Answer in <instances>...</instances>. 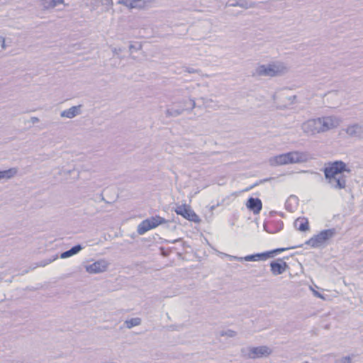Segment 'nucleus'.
<instances>
[{"mask_svg": "<svg viewBox=\"0 0 363 363\" xmlns=\"http://www.w3.org/2000/svg\"><path fill=\"white\" fill-rule=\"evenodd\" d=\"M64 0H41V5L45 9L55 8L60 4H63Z\"/></svg>", "mask_w": 363, "mask_h": 363, "instance_id": "4be33fe9", "label": "nucleus"}, {"mask_svg": "<svg viewBox=\"0 0 363 363\" xmlns=\"http://www.w3.org/2000/svg\"><path fill=\"white\" fill-rule=\"evenodd\" d=\"M298 199L295 195H291L285 202V208L289 212H294L298 207Z\"/></svg>", "mask_w": 363, "mask_h": 363, "instance_id": "f3484780", "label": "nucleus"}, {"mask_svg": "<svg viewBox=\"0 0 363 363\" xmlns=\"http://www.w3.org/2000/svg\"><path fill=\"white\" fill-rule=\"evenodd\" d=\"M335 363H351V358L350 356L343 357L340 359H337Z\"/></svg>", "mask_w": 363, "mask_h": 363, "instance_id": "393cba45", "label": "nucleus"}, {"mask_svg": "<svg viewBox=\"0 0 363 363\" xmlns=\"http://www.w3.org/2000/svg\"><path fill=\"white\" fill-rule=\"evenodd\" d=\"M247 353L245 354L249 358L257 359L264 357H267L272 353V350L267 346H259L254 347H249L246 349ZM245 353V349L242 350Z\"/></svg>", "mask_w": 363, "mask_h": 363, "instance_id": "0eeeda50", "label": "nucleus"}, {"mask_svg": "<svg viewBox=\"0 0 363 363\" xmlns=\"http://www.w3.org/2000/svg\"><path fill=\"white\" fill-rule=\"evenodd\" d=\"M152 0H120L118 4H122L130 9H143L147 4H150Z\"/></svg>", "mask_w": 363, "mask_h": 363, "instance_id": "9b49d317", "label": "nucleus"}, {"mask_svg": "<svg viewBox=\"0 0 363 363\" xmlns=\"http://www.w3.org/2000/svg\"><path fill=\"white\" fill-rule=\"evenodd\" d=\"M284 227V223L281 220L273 219L264 224V229L269 233H276Z\"/></svg>", "mask_w": 363, "mask_h": 363, "instance_id": "ddd939ff", "label": "nucleus"}, {"mask_svg": "<svg viewBox=\"0 0 363 363\" xmlns=\"http://www.w3.org/2000/svg\"><path fill=\"white\" fill-rule=\"evenodd\" d=\"M17 169L15 167L6 170L0 171V181L1 179H9L13 177L17 174Z\"/></svg>", "mask_w": 363, "mask_h": 363, "instance_id": "412c9836", "label": "nucleus"}, {"mask_svg": "<svg viewBox=\"0 0 363 363\" xmlns=\"http://www.w3.org/2000/svg\"><path fill=\"white\" fill-rule=\"evenodd\" d=\"M270 267L272 273L277 276L283 274L289 267L286 262L278 259L270 262Z\"/></svg>", "mask_w": 363, "mask_h": 363, "instance_id": "f8f14e48", "label": "nucleus"}, {"mask_svg": "<svg viewBox=\"0 0 363 363\" xmlns=\"http://www.w3.org/2000/svg\"><path fill=\"white\" fill-rule=\"evenodd\" d=\"M295 227L301 232H305L309 228L308 220L306 218H298L294 222Z\"/></svg>", "mask_w": 363, "mask_h": 363, "instance_id": "6ab92c4d", "label": "nucleus"}, {"mask_svg": "<svg viewBox=\"0 0 363 363\" xmlns=\"http://www.w3.org/2000/svg\"><path fill=\"white\" fill-rule=\"evenodd\" d=\"M194 72V69H189V72H190V73H192Z\"/></svg>", "mask_w": 363, "mask_h": 363, "instance_id": "72a5a7b5", "label": "nucleus"}, {"mask_svg": "<svg viewBox=\"0 0 363 363\" xmlns=\"http://www.w3.org/2000/svg\"><path fill=\"white\" fill-rule=\"evenodd\" d=\"M82 246L81 245H76L74 246H73L72 247H71L69 250L62 252L61 255H60V257L62 259H66V258H68L69 257H72L76 254H77L79 252H80L82 250Z\"/></svg>", "mask_w": 363, "mask_h": 363, "instance_id": "aec40b11", "label": "nucleus"}, {"mask_svg": "<svg viewBox=\"0 0 363 363\" xmlns=\"http://www.w3.org/2000/svg\"><path fill=\"white\" fill-rule=\"evenodd\" d=\"M167 223V220L159 216H152L143 220L138 226L137 232L143 235L147 231L157 227L159 225Z\"/></svg>", "mask_w": 363, "mask_h": 363, "instance_id": "423d86ee", "label": "nucleus"}, {"mask_svg": "<svg viewBox=\"0 0 363 363\" xmlns=\"http://www.w3.org/2000/svg\"><path fill=\"white\" fill-rule=\"evenodd\" d=\"M108 263L105 259H100L86 266V271L90 274H98L106 271Z\"/></svg>", "mask_w": 363, "mask_h": 363, "instance_id": "1a4fd4ad", "label": "nucleus"}, {"mask_svg": "<svg viewBox=\"0 0 363 363\" xmlns=\"http://www.w3.org/2000/svg\"><path fill=\"white\" fill-rule=\"evenodd\" d=\"M30 121L34 124V123H36L39 122V118H37V117H32L30 118Z\"/></svg>", "mask_w": 363, "mask_h": 363, "instance_id": "c756f323", "label": "nucleus"}, {"mask_svg": "<svg viewBox=\"0 0 363 363\" xmlns=\"http://www.w3.org/2000/svg\"><path fill=\"white\" fill-rule=\"evenodd\" d=\"M141 319L140 318H133L125 321V324L127 328H132L135 326L140 325Z\"/></svg>", "mask_w": 363, "mask_h": 363, "instance_id": "5701e85b", "label": "nucleus"}, {"mask_svg": "<svg viewBox=\"0 0 363 363\" xmlns=\"http://www.w3.org/2000/svg\"><path fill=\"white\" fill-rule=\"evenodd\" d=\"M336 234L335 228H330L320 231L306 242V244L313 248H318L324 245L330 239Z\"/></svg>", "mask_w": 363, "mask_h": 363, "instance_id": "39448f33", "label": "nucleus"}, {"mask_svg": "<svg viewBox=\"0 0 363 363\" xmlns=\"http://www.w3.org/2000/svg\"><path fill=\"white\" fill-rule=\"evenodd\" d=\"M4 38L0 35V43L3 40Z\"/></svg>", "mask_w": 363, "mask_h": 363, "instance_id": "473e14b6", "label": "nucleus"}, {"mask_svg": "<svg viewBox=\"0 0 363 363\" xmlns=\"http://www.w3.org/2000/svg\"><path fill=\"white\" fill-rule=\"evenodd\" d=\"M270 252H264L261 253H257L254 255H249L244 257V260L247 262H257L261 260H266L270 258Z\"/></svg>", "mask_w": 363, "mask_h": 363, "instance_id": "dca6fc26", "label": "nucleus"}, {"mask_svg": "<svg viewBox=\"0 0 363 363\" xmlns=\"http://www.w3.org/2000/svg\"><path fill=\"white\" fill-rule=\"evenodd\" d=\"M81 105L74 106L71 108L63 111L60 116L67 118H72L80 113Z\"/></svg>", "mask_w": 363, "mask_h": 363, "instance_id": "a211bd4d", "label": "nucleus"}, {"mask_svg": "<svg viewBox=\"0 0 363 363\" xmlns=\"http://www.w3.org/2000/svg\"><path fill=\"white\" fill-rule=\"evenodd\" d=\"M246 206L254 214H257L262 210V203L259 199L250 197L246 203Z\"/></svg>", "mask_w": 363, "mask_h": 363, "instance_id": "2eb2a0df", "label": "nucleus"}, {"mask_svg": "<svg viewBox=\"0 0 363 363\" xmlns=\"http://www.w3.org/2000/svg\"><path fill=\"white\" fill-rule=\"evenodd\" d=\"M325 179L331 189L335 190H341L346 187V177L342 174L343 172H350V169L347 167V164L341 161L337 160L333 162H328L323 169Z\"/></svg>", "mask_w": 363, "mask_h": 363, "instance_id": "f257e3e1", "label": "nucleus"}, {"mask_svg": "<svg viewBox=\"0 0 363 363\" xmlns=\"http://www.w3.org/2000/svg\"><path fill=\"white\" fill-rule=\"evenodd\" d=\"M220 336H228V337H233L236 335V332L233 330H223V331H221L220 333Z\"/></svg>", "mask_w": 363, "mask_h": 363, "instance_id": "b1692460", "label": "nucleus"}, {"mask_svg": "<svg viewBox=\"0 0 363 363\" xmlns=\"http://www.w3.org/2000/svg\"><path fill=\"white\" fill-rule=\"evenodd\" d=\"M228 257H229V259L230 261H233V260L245 261L244 257H238V256H233V255H228Z\"/></svg>", "mask_w": 363, "mask_h": 363, "instance_id": "bb28decb", "label": "nucleus"}, {"mask_svg": "<svg viewBox=\"0 0 363 363\" xmlns=\"http://www.w3.org/2000/svg\"><path fill=\"white\" fill-rule=\"evenodd\" d=\"M310 159V155L306 152L294 151L271 157L269 159V163L272 166L284 165L288 164L303 163Z\"/></svg>", "mask_w": 363, "mask_h": 363, "instance_id": "7ed1b4c3", "label": "nucleus"}, {"mask_svg": "<svg viewBox=\"0 0 363 363\" xmlns=\"http://www.w3.org/2000/svg\"><path fill=\"white\" fill-rule=\"evenodd\" d=\"M257 184H254V185H252V186H250L249 189H247V190H249V189H251L252 187L255 186Z\"/></svg>", "mask_w": 363, "mask_h": 363, "instance_id": "2f4dec72", "label": "nucleus"}, {"mask_svg": "<svg viewBox=\"0 0 363 363\" xmlns=\"http://www.w3.org/2000/svg\"><path fill=\"white\" fill-rule=\"evenodd\" d=\"M175 212L177 215L182 216L189 221L194 223H199L200 221L199 217L189 206L186 204L178 206L175 209Z\"/></svg>", "mask_w": 363, "mask_h": 363, "instance_id": "6e6552de", "label": "nucleus"}, {"mask_svg": "<svg viewBox=\"0 0 363 363\" xmlns=\"http://www.w3.org/2000/svg\"><path fill=\"white\" fill-rule=\"evenodd\" d=\"M288 248H277L271 251H267V252H270V257H274V255L277 253L281 252L287 250Z\"/></svg>", "mask_w": 363, "mask_h": 363, "instance_id": "a878e982", "label": "nucleus"}, {"mask_svg": "<svg viewBox=\"0 0 363 363\" xmlns=\"http://www.w3.org/2000/svg\"><path fill=\"white\" fill-rule=\"evenodd\" d=\"M339 125V121L334 116H326L310 119L301 125L303 131L310 135L326 132Z\"/></svg>", "mask_w": 363, "mask_h": 363, "instance_id": "f03ea898", "label": "nucleus"}, {"mask_svg": "<svg viewBox=\"0 0 363 363\" xmlns=\"http://www.w3.org/2000/svg\"><path fill=\"white\" fill-rule=\"evenodd\" d=\"M50 262H51V260L49 262V263ZM47 264H48V262L44 263L43 264H42V266H45Z\"/></svg>", "mask_w": 363, "mask_h": 363, "instance_id": "f704fd0d", "label": "nucleus"}, {"mask_svg": "<svg viewBox=\"0 0 363 363\" xmlns=\"http://www.w3.org/2000/svg\"><path fill=\"white\" fill-rule=\"evenodd\" d=\"M236 5H238L241 7H244V8H248V7H250L251 6L250 5H248V4L247 2H242V3H237Z\"/></svg>", "mask_w": 363, "mask_h": 363, "instance_id": "c85d7f7f", "label": "nucleus"}, {"mask_svg": "<svg viewBox=\"0 0 363 363\" xmlns=\"http://www.w3.org/2000/svg\"><path fill=\"white\" fill-rule=\"evenodd\" d=\"M303 363H308V362H303Z\"/></svg>", "mask_w": 363, "mask_h": 363, "instance_id": "c9c22d12", "label": "nucleus"}, {"mask_svg": "<svg viewBox=\"0 0 363 363\" xmlns=\"http://www.w3.org/2000/svg\"><path fill=\"white\" fill-rule=\"evenodd\" d=\"M346 133L352 138L363 137V125L354 123L348 125L345 129Z\"/></svg>", "mask_w": 363, "mask_h": 363, "instance_id": "4468645a", "label": "nucleus"}, {"mask_svg": "<svg viewBox=\"0 0 363 363\" xmlns=\"http://www.w3.org/2000/svg\"><path fill=\"white\" fill-rule=\"evenodd\" d=\"M286 67L280 62H272L269 65H261L256 68V74L258 76L275 77L284 74Z\"/></svg>", "mask_w": 363, "mask_h": 363, "instance_id": "20e7f679", "label": "nucleus"}, {"mask_svg": "<svg viewBox=\"0 0 363 363\" xmlns=\"http://www.w3.org/2000/svg\"><path fill=\"white\" fill-rule=\"evenodd\" d=\"M313 290V294L315 296L318 297V298H322V299H324V297L323 296L320 294L318 291L314 290V289H312Z\"/></svg>", "mask_w": 363, "mask_h": 363, "instance_id": "cd10ccee", "label": "nucleus"}, {"mask_svg": "<svg viewBox=\"0 0 363 363\" xmlns=\"http://www.w3.org/2000/svg\"><path fill=\"white\" fill-rule=\"evenodd\" d=\"M195 101L193 99H189L187 102H184V105L178 108H171L167 109L166 114L167 116L176 117L182 113L184 110L193 109L195 107Z\"/></svg>", "mask_w": 363, "mask_h": 363, "instance_id": "9d476101", "label": "nucleus"}, {"mask_svg": "<svg viewBox=\"0 0 363 363\" xmlns=\"http://www.w3.org/2000/svg\"><path fill=\"white\" fill-rule=\"evenodd\" d=\"M1 43L2 49H5L6 48L5 39L4 38Z\"/></svg>", "mask_w": 363, "mask_h": 363, "instance_id": "7c9ffc66", "label": "nucleus"}]
</instances>
